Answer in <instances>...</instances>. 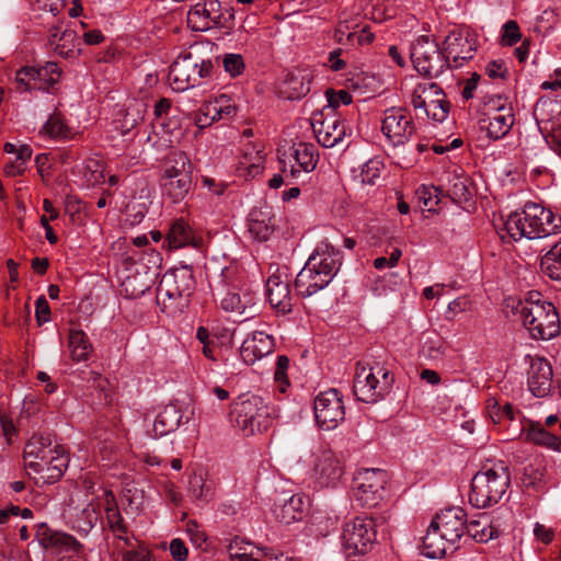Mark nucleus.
<instances>
[{"mask_svg":"<svg viewBox=\"0 0 561 561\" xmlns=\"http://www.w3.org/2000/svg\"><path fill=\"white\" fill-rule=\"evenodd\" d=\"M485 118L480 119V127L488 131L492 139L504 137L514 124L512 108L503 103L501 96L492 98L485 103Z\"/></svg>","mask_w":561,"mask_h":561,"instance_id":"nucleus-16","label":"nucleus"},{"mask_svg":"<svg viewBox=\"0 0 561 561\" xmlns=\"http://www.w3.org/2000/svg\"><path fill=\"white\" fill-rule=\"evenodd\" d=\"M99 517V507L89 503L77 516L75 527L77 530L88 534L96 525Z\"/></svg>","mask_w":561,"mask_h":561,"instance_id":"nucleus-50","label":"nucleus"},{"mask_svg":"<svg viewBox=\"0 0 561 561\" xmlns=\"http://www.w3.org/2000/svg\"><path fill=\"white\" fill-rule=\"evenodd\" d=\"M162 193L172 203H180L192 190V163L188 157L182 152H172L164 165L160 179Z\"/></svg>","mask_w":561,"mask_h":561,"instance_id":"nucleus-6","label":"nucleus"},{"mask_svg":"<svg viewBox=\"0 0 561 561\" xmlns=\"http://www.w3.org/2000/svg\"><path fill=\"white\" fill-rule=\"evenodd\" d=\"M387 473L380 469H360L353 480V495L362 507H376L385 497Z\"/></svg>","mask_w":561,"mask_h":561,"instance_id":"nucleus-11","label":"nucleus"},{"mask_svg":"<svg viewBox=\"0 0 561 561\" xmlns=\"http://www.w3.org/2000/svg\"><path fill=\"white\" fill-rule=\"evenodd\" d=\"M69 348L71 357L76 362L87 360L92 352V345L87 334L80 329H70Z\"/></svg>","mask_w":561,"mask_h":561,"instance_id":"nucleus-42","label":"nucleus"},{"mask_svg":"<svg viewBox=\"0 0 561 561\" xmlns=\"http://www.w3.org/2000/svg\"><path fill=\"white\" fill-rule=\"evenodd\" d=\"M329 284L330 282L327 280L325 273L321 274L316 268H312L308 262H306L295 279L296 290L302 297H310L325 288Z\"/></svg>","mask_w":561,"mask_h":561,"instance_id":"nucleus-31","label":"nucleus"},{"mask_svg":"<svg viewBox=\"0 0 561 561\" xmlns=\"http://www.w3.org/2000/svg\"><path fill=\"white\" fill-rule=\"evenodd\" d=\"M552 385V368L542 357H534L528 370V388L538 398L549 393Z\"/></svg>","mask_w":561,"mask_h":561,"instance_id":"nucleus-27","label":"nucleus"},{"mask_svg":"<svg viewBox=\"0 0 561 561\" xmlns=\"http://www.w3.org/2000/svg\"><path fill=\"white\" fill-rule=\"evenodd\" d=\"M295 160L302 172H310L317 165V156L314 146L311 144L299 142L295 147Z\"/></svg>","mask_w":561,"mask_h":561,"instance_id":"nucleus-48","label":"nucleus"},{"mask_svg":"<svg viewBox=\"0 0 561 561\" xmlns=\"http://www.w3.org/2000/svg\"><path fill=\"white\" fill-rule=\"evenodd\" d=\"M188 494L197 502H208L214 494L213 484L202 473H194L188 480Z\"/></svg>","mask_w":561,"mask_h":561,"instance_id":"nucleus-44","label":"nucleus"},{"mask_svg":"<svg viewBox=\"0 0 561 561\" xmlns=\"http://www.w3.org/2000/svg\"><path fill=\"white\" fill-rule=\"evenodd\" d=\"M194 234L188 224L183 219L174 220L168 230L165 241L170 249H180L193 242Z\"/></svg>","mask_w":561,"mask_h":561,"instance_id":"nucleus-40","label":"nucleus"},{"mask_svg":"<svg viewBox=\"0 0 561 561\" xmlns=\"http://www.w3.org/2000/svg\"><path fill=\"white\" fill-rule=\"evenodd\" d=\"M422 542V553L430 559L443 558L448 551L454 552L457 549L456 545L447 540L432 523Z\"/></svg>","mask_w":561,"mask_h":561,"instance_id":"nucleus-34","label":"nucleus"},{"mask_svg":"<svg viewBox=\"0 0 561 561\" xmlns=\"http://www.w3.org/2000/svg\"><path fill=\"white\" fill-rule=\"evenodd\" d=\"M522 39V33L516 21L510 20L502 26L501 45L513 46Z\"/></svg>","mask_w":561,"mask_h":561,"instance_id":"nucleus-56","label":"nucleus"},{"mask_svg":"<svg viewBox=\"0 0 561 561\" xmlns=\"http://www.w3.org/2000/svg\"><path fill=\"white\" fill-rule=\"evenodd\" d=\"M47 43L53 51L62 58H75L81 53V39L70 23L58 22L49 26Z\"/></svg>","mask_w":561,"mask_h":561,"instance_id":"nucleus-17","label":"nucleus"},{"mask_svg":"<svg viewBox=\"0 0 561 561\" xmlns=\"http://www.w3.org/2000/svg\"><path fill=\"white\" fill-rule=\"evenodd\" d=\"M83 184L87 187H96L105 182L104 167L98 159L87 160L83 168Z\"/></svg>","mask_w":561,"mask_h":561,"instance_id":"nucleus-47","label":"nucleus"},{"mask_svg":"<svg viewBox=\"0 0 561 561\" xmlns=\"http://www.w3.org/2000/svg\"><path fill=\"white\" fill-rule=\"evenodd\" d=\"M24 467L39 474L43 483H55L61 479L69 465L65 446L51 434H35L24 447Z\"/></svg>","mask_w":561,"mask_h":561,"instance_id":"nucleus-1","label":"nucleus"},{"mask_svg":"<svg viewBox=\"0 0 561 561\" xmlns=\"http://www.w3.org/2000/svg\"><path fill=\"white\" fill-rule=\"evenodd\" d=\"M466 513L461 507H450L438 513L432 520V524L438 529L447 540L455 545L466 533L467 519Z\"/></svg>","mask_w":561,"mask_h":561,"instance_id":"nucleus-23","label":"nucleus"},{"mask_svg":"<svg viewBox=\"0 0 561 561\" xmlns=\"http://www.w3.org/2000/svg\"><path fill=\"white\" fill-rule=\"evenodd\" d=\"M388 375L389 371L382 366L358 362L353 381L356 399L365 403H376L382 399L390 386Z\"/></svg>","mask_w":561,"mask_h":561,"instance_id":"nucleus-7","label":"nucleus"},{"mask_svg":"<svg viewBox=\"0 0 561 561\" xmlns=\"http://www.w3.org/2000/svg\"><path fill=\"white\" fill-rule=\"evenodd\" d=\"M466 534L478 542H488L499 536L500 528L486 514H482L478 519L467 522Z\"/></svg>","mask_w":561,"mask_h":561,"instance_id":"nucleus-37","label":"nucleus"},{"mask_svg":"<svg viewBox=\"0 0 561 561\" xmlns=\"http://www.w3.org/2000/svg\"><path fill=\"white\" fill-rule=\"evenodd\" d=\"M213 64L203 60L192 53L180 55L170 66L169 81L173 90L185 91L198 85L203 78L210 75Z\"/></svg>","mask_w":561,"mask_h":561,"instance_id":"nucleus-9","label":"nucleus"},{"mask_svg":"<svg viewBox=\"0 0 561 561\" xmlns=\"http://www.w3.org/2000/svg\"><path fill=\"white\" fill-rule=\"evenodd\" d=\"M273 350V337L264 332L255 331L243 341L240 347V356L245 364L252 365L271 354Z\"/></svg>","mask_w":561,"mask_h":561,"instance_id":"nucleus-29","label":"nucleus"},{"mask_svg":"<svg viewBox=\"0 0 561 561\" xmlns=\"http://www.w3.org/2000/svg\"><path fill=\"white\" fill-rule=\"evenodd\" d=\"M476 51V43L470 37L468 31L462 28H455L449 32L444 41V54L449 64V59L453 60L450 67L459 68L470 59H472Z\"/></svg>","mask_w":561,"mask_h":561,"instance_id":"nucleus-18","label":"nucleus"},{"mask_svg":"<svg viewBox=\"0 0 561 561\" xmlns=\"http://www.w3.org/2000/svg\"><path fill=\"white\" fill-rule=\"evenodd\" d=\"M343 473L342 462L331 449L321 447L314 453L313 476L321 486H335Z\"/></svg>","mask_w":561,"mask_h":561,"instance_id":"nucleus-19","label":"nucleus"},{"mask_svg":"<svg viewBox=\"0 0 561 561\" xmlns=\"http://www.w3.org/2000/svg\"><path fill=\"white\" fill-rule=\"evenodd\" d=\"M289 367V359L287 356L282 355L278 356L276 362V368L274 373V379L279 385V389L282 392H285V387L289 385L287 370Z\"/></svg>","mask_w":561,"mask_h":561,"instance_id":"nucleus-59","label":"nucleus"},{"mask_svg":"<svg viewBox=\"0 0 561 561\" xmlns=\"http://www.w3.org/2000/svg\"><path fill=\"white\" fill-rule=\"evenodd\" d=\"M311 76L306 70H298L287 76L283 92L289 100H298L310 91Z\"/></svg>","mask_w":561,"mask_h":561,"instance_id":"nucleus-39","label":"nucleus"},{"mask_svg":"<svg viewBox=\"0 0 561 561\" xmlns=\"http://www.w3.org/2000/svg\"><path fill=\"white\" fill-rule=\"evenodd\" d=\"M383 169V164L378 159H370L367 161L362 169V181L366 184H374L375 181L380 176Z\"/></svg>","mask_w":561,"mask_h":561,"instance_id":"nucleus-57","label":"nucleus"},{"mask_svg":"<svg viewBox=\"0 0 561 561\" xmlns=\"http://www.w3.org/2000/svg\"><path fill=\"white\" fill-rule=\"evenodd\" d=\"M376 519L368 515L356 516L346 522L342 529V546L345 553L364 556L368 553L376 542Z\"/></svg>","mask_w":561,"mask_h":561,"instance_id":"nucleus-8","label":"nucleus"},{"mask_svg":"<svg viewBox=\"0 0 561 561\" xmlns=\"http://www.w3.org/2000/svg\"><path fill=\"white\" fill-rule=\"evenodd\" d=\"M486 410L493 423L514 419L513 405L510 402L501 404L496 399L490 398L486 401Z\"/></svg>","mask_w":561,"mask_h":561,"instance_id":"nucleus-51","label":"nucleus"},{"mask_svg":"<svg viewBox=\"0 0 561 561\" xmlns=\"http://www.w3.org/2000/svg\"><path fill=\"white\" fill-rule=\"evenodd\" d=\"M33 73L37 79L38 84L43 85L42 90H47L59 80L61 70L56 62L49 61L43 67H33Z\"/></svg>","mask_w":561,"mask_h":561,"instance_id":"nucleus-49","label":"nucleus"},{"mask_svg":"<svg viewBox=\"0 0 561 561\" xmlns=\"http://www.w3.org/2000/svg\"><path fill=\"white\" fill-rule=\"evenodd\" d=\"M231 422L244 436L267 431L276 411L262 397L241 394L231 404Z\"/></svg>","mask_w":561,"mask_h":561,"instance_id":"nucleus-5","label":"nucleus"},{"mask_svg":"<svg viewBox=\"0 0 561 561\" xmlns=\"http://www.w3.org/2000/svg\"><path fill=\"white\" fill-rule=\"evenodd\" d=\"M327 95L329 105L327 106L325 111H328L330 115H335L334 110L341 104L348 105L353 101L352 95L345 90H340L339 92L328 91Z\"/></svg>","mask_w":561,"mask_h":561,"instance_id":"nucleus-58","label":"nucleus"},{"mask_svg":"<svg viewBox=\"0 0 561 561\" xmlns=\"http://www.w3.org/2000/svg\"><path fill=\"white\" fill-rule=\"evenodd\" d=\"M411 103L435 122H444L449 113V102L437 83H420L413 90Z\"/></svg>","mask_w":561,"mask_h":561,"instance_id":"nucleus-12","label":"nucleus"},{"mask_svg":"<svg viewBox=\"0 0 561 561\" xmlns=\"http://www.w3.org/2000/svg\"><path fill=\"white\" fill-rule=\"evenodd\" d=\"M105 518L108 528L115 534V536L123 540L125 543H129V539L126 538L127 526L119 510H106Z\"/></svg>","mask_w":561,"mask_h":561,"instance_id":"nucleus-53","label":"nucleus"},{"mask_svg":"<svg viewBox=\"0 0 561 561\" xmlns=\"http://www.w3.org/2000/svg\"><path fill=\"white\" fill-rule=\"evenodd\" d=\"M307 262L321 274L325 273L331 283L342 265V254L334 247L321 243Z\"/></svg>","mask_w":561,"mask_h":561,"instance_id":"nucleus-26","label":"nucleus"},{"mask_svg":"<svg viewBox=\"0 0 561 561\" xmlns=\"http://www.w3.org/2000/svg\"><path fill=\"white\" fill-rule=\"evenodd\" d=\"M275 222L271 208H254L248 219V231L254 240L266 241L274 232Z\"/></svg>","mask_w":561,"mask_h":561,"instance_id":"nucleus-33","label":"nucleus"},{"mask_svg":"<svg viewBox=\"0 0 561 561\" xmlns=\"http://www.w3.org/2000/svg\"><path fill=\"white\" fill-rule=\"evenodd\" d=\"M410 58L415 70L424 77H438L446 68L450 67L439 45L424 35L412 43Z\"/></svg>","mask_w":561,"mask_h":561,"instance_id":"nucleus-10","label":"nucleus"},{"mask_svg":"<svg viewBox=\"0 0 561 561\" xmlns=\"http://www.w3.org/2000/svg\"><path fill=\"white\" fill-rule=\"evenodd\" d=\"M266 295L271 307L276 312L286 314L291 311L293 296L287 274L278 272L271 275L266 280Z\"/></svg>","mask_w":561,"mask_h":561,"instance_id":"nucleus-22","label":"nucleus"},{"mask_svg":"<svg viewBox=\"0 0 561 561\" xmlns=\"http://www.w3.org/2000/svg\"><path fill=\"white\" fill-rule=\"evenodd\" d=\"M513 309L519 313L524 327L534 339L551 340L560 333L559 313L539 291L528 293L527 298L518 300Z\"/></svg>","mask_w":561,"mask_h":561,"instance_id":"nucleus-3","label":"nucleus"},{"mask_svg":"<svg viewBox=\"0 0 561 561\" xmlns=\"http://www.w3.org/2000/svg\"><path fill=\"white\" fill-rule=\"evenodd\" d=\"M236 112L231 99L221 94L215 100L205 102L195 116V124L198 128L203 129L210 126L214 122L230 118Z\"/></svg>","mask_w":561,"mask_h":561,"instance_id":"nucleus-25","label":"nucleus"},{"mask_svg":"<svg viewBox=\"0 0 561 561\" xmlns=\"http://www.w3.org/2000/svg\"><path fill=\"white\" fill-rule=\"evenodd\" d=\"M322 116L323 114L319 117H312L313 131L321 146L333 148L342 142L346 135L345 123L336 115H330V113H327L325 117Z\"/></svg>","mask_w":561,"mask_h":561,"instance_id":"nucleus-21","label":"nucleus"},{"mask_svg":"<svg viewBox=\"0 0 561 561\" xmlns=\"http://www.w3.org/2000/svg\"><path fill=\"white\" fill-rule=\"evenodd\" d=\"M35 309L36 320L39 325L49 321L50 308L44 296L36 299Z\"/></svg>","mask_w":561,"mask_h":561,"instance_id":"nucleus-63","label":"nucleus"},{"mask_svg":"<svg viewBox=\"0 0 561 561\" xmlns=\"http://www.w3.org/2000/svg\"><path fill=\"white\" fill-rule=\"evenodd\" d=\"M447 195L455 203L467 202L470 198L468 178L457 171L447 174Z\"/></svg>","mask_w":561,"mask_h":561,"instance_id":"nucleus-43","label":"nucleus"},{"mask_svg":"<svg viewBox=\"0 0 561 561\" xmlns=\"http://www.w3.org/2000/svg\"><path fill=\"white\" fill-rule=\"evenodd\" d=\"M158 286L167 293L173 291L191 298L195 288L193 271L187 266L170 270L162 275Z\"/></svg>","mask_w":561,"mask_h":561,"instance_id":"nucleus-28","label":"nucleus"},{"mask_svg":"<svg viewBox=\"0 0 561 561\" xmlns=\"http://www.w3.org/2000/svg\"><path fill=\"white\" fill-rule=\"evenodd\" d=\"M222 65L231 77H237L244 70L243 58L239 54H228L224 57Z\"/></svg>","mask_w":561,"mask_h":561,"instance_id":"nucleus-60","label":"nucleus"},{"mask_svg":"<svg viewBox=\"0 0 561 561\" xmlns=\"http://www.w3.org/2000/svg\"><path fill=\"white\" fill-rule=\"evenodd\" d=\"M181 420L182 413L178 407L173 404L165 405L153 422V436L162 437L174 432L179 427Z\"/></svg>","mask_w":561,"mask_h":561,"instance_id":"nucleus-36","label":"nucleus"},{"mask_svg":"<svg viewBox=\"0 0 561 561\" xmlns=\"http://www.w3.org/2000/svg\"><path fill=\"white\" fill-rule=\"evenodd\" d=\"M36 538L44 549H51L58 553H80L83 549V546L73 536L54 530L46 524L38 525L36 529Z\"/></svg>","mask_w":561,"mask_h":561,"instance_id":"nucleus-24","label":"nucleus"},{"mask_svg":"<svg viewBox=\"0 0 561 561\" xmlns=\"http://www.w3.org/2000/svg\"><path fill=\"white\" fill-rule=\"evenodd\" d=\"M16 89L20 92L32 91L35 89L42 90V84H38L33 67H24L16 71L15 75Z\"/></svg>","mask_w":561,"mask_h":561,"instance_id":"nucleus-54","label":"nucleus"},{"mask_svg":"<svg viewBox=\"0 0 561 561\" xmlns=\"http://www.w3.org/2000/svg\"><path fill=\"white\" fill-rule=\"evenodd\" d=\"M561 216L536 203H527L520 211L511 214L499 230L503 240L541 239L559 233Z\"/></svg>","mask_w":561,"mask_h":561,"instance_id":"nucleus-2","label":"nucleus"},{"mask_svg":"<svg viewBox=\"0 0 561 561\" xmlns=\"http://www.w3.org/2000/svg\"><path fill=\"white\" fill-rule=\"evenodd\" d=\"M228 552L231 561H257L261 552L239 538L231 540Z\"/></svg>","mask_w":561,"mask_h":561,"instance_id":"nucleus-45","label":"nucleus"},{"mask_svg":"<svg viewBox=\"0 0 561 561\" xmlns=\"http://www.w3.org/2000/svg\"><path fill=\"white\" fill-rule=\"evenodd\" d=\"M170 553L175 561H185L188 556V549L183 540L175 538L170 542Z\"/></svg>","mask_w":561,"mask_h":561,"instance_id":"nucleus-64","label":"nucleus"},{"mask_svg":"<svg viewBox=\"0 0 561 561\" xmlns=\"http://www.w3.org/2000/svg\"><path fill=\"white\" fill-rule=\"evenodd\" d=\"M440 195H443V188L437 186L422 185L416 190L419 201L428 211L433 210L434 207L438 205Z\"/></svg>","mask_w":561,"mask_h":561,"instance_id":"nucleus-55","label":"nucleus"},{"mask_svg":"<svg viewBox=\"0 0 561 561\" xmlns=\"http://www.w3.org/2000/svg\"><path fill=\"white\" fill-rule=\"evenodd\" d=\"M221 308L226 311H232V312H239L244 313L247 305L244 301H242L239 294L236 293H228L222 299H221Z\"/></svg>","mask_w":561,"mask_h":561,"instance_id":"nucleus-61","label":"nucleus"},{"mask_svg":"<svg viewBox=\"0 0 561 561\" xmlns=\"http://www.w3.org/2000/svg\"><path fill=\"white\" fill-rule=\"evenodd\" d=\"M147 255L148 262L157 264L160 260V254L154 251L150 250V252L144 251V253H134L128 260L133 261L135 268L133 267L128 268L129 273L124 277L122 280L121 287L122 293L131 299L138 298L142 296L147 290L150 289L153 277L149 272V267L145 264H139L138 261L142 260L144 255Z\"/></svg>","mask_w":561,"mask_h":561,"instance_id":"nucleus-13","label":"nucleus"},{"mask_svg":"<svg viewBox=\"0 0 561 561\" xmlns=\"http://www.w3.org/2000/svg\"><path fill=\"white\" fill-rule=\"evenodd\" d=\"M541 272L553 280H561V240L541 256Z\"/></svg>","mask_w":561,"mask_h":561,"instance_id":"nucleus-41","label":"nucleus"},{"mask_svg":"<svg viewBox=\"0 0 561 561\" xmlns=\"http://www.w3.org/2000/svg\"><path fill=\"white\" fill-rule=\"evenodd\" d=\"M520 435L526 442L554 450H559L561 446L560 437L548 431L541 422L526 420L523 422Z\"/></svg>","mask_w":561,"mask_h":561,"instance_id":"nucleus-32","label":"nucleus"},{"mask_svg":"<svg viewBox=\"0 0 561 561\" xmlns=\"http://www.w3.org/2000/svg\"><path fill=\"white\" fill-rule=\"evenodd\" d=\"M43 131L49 137L56 139H68L71 134L69 127L65 124L59 114H53L49 116L43 126Z\"/></svg>","mask_w":561,"mask_h":561,"instance_id":"nucleus-52","label":"nucleus"},{"mask_svg":"<svg viewBox=\"0 0 561 561\" xmlns=\"http://www.w3.org/2000/svg\"><path fill=\"white\" fill-rule=\"evenodd\" d=\"M314 419L324 431L334 430L345 419L342 394L336 389L320 392L313 401Z\"/></svg>","mask_w":561,"mask_h":561,"instance_id":"nucleus-14","label":"nucleus"},{"mask_svg":"<svg viewBox=\"0 0 561 561\" xmlns=\"http://www.w3.org/2000/svg\"><path fill=\"white\" fill-rule=\"evenodd\" d=\"M186 531L191 538V541L196 547H202V545L206 541V535L204 530L201 529V527L195 520L187 522Z\"/></svg>","mask_w":561,"mask_h":561,"instance_id":"nucleus-62","label":"nucleus"},{"mask_svg":"<svg viewBox=\"0 0 561 561\" xmlns=\"http://www.w3.org/2000/svg\"><path fill=\"white\" fill-rule=\"evenodd\" d=\"M156 299L161 311L171 317L181 314L191 301V298L186 297V295L182 296L173 291L167 293L161 290L160 286L157 287Z\"/></svg>","mask_w":561,"mask_h":561,"instance_id":"nucleus-38","label":"nucleus"},{"mask_svg":"<svg viewBox=\"0 0 561 561\" xmlns=\"http://www.w3.org/2000/svg\"><path fill=\"white\" fill-rule=\"evenodd\" d=\"M33 150L28 145L18 147L15 160L4 165V173L10 178L22 175L26 170V163L32 158Z\"/></svg>","mask_w":561,"mask_h":561,"instance_id":"nucleus-46","label":"nucleus"},{"mask_svg":"<svg viewBox=\"0 0 561 561\" xmlns=\"http://www.w3.org/2000/svg\"><path fill=\"white\" fill-rule=\"evenodd\" d=\"M221 4L218 0H204L196 3L187 13V25L196 32H205L222 26Z\"/></svg>","mask_w":561,"mask_h":561,"instance_id":"nucleus-20","label":"nucleus"},{"mask_svg":"<svg viewBox=\"0 0 561 561\" xmlns=\"http://www.w3.org/2000/svg\"><path fill=\"white\" fill-rule=\"evenodd\" d=\"M309 507L308 499L304 495L295 494L282 503L275 504L273 514L275 518L285 525L301 520Z\"/></svg>","mask_w":561,"mask_h":561,"instance_id":"nucleus-30","label":"nucleus"},{"mask_svg":"<svg viewBox=\"0 0 561 561\" xmlns=\"http://www.w3.org/2000/svg\"><path fill=\"white\" fill-rule=\"evenodd\" d=\"M264 160L265 154L260 146L249 144L239 160L237 171L244 178H255L262 173Z\"/></svg>","mask_w":561,"mask_h":561,"instance_id":"nucleus-35","label":"nucleus"},{"mask_svg":"<svg viewBox=\"0 0 561 561\" xmlns=\"http://www.w3.org/2000/svg\"><path fill=\"white\" fill-rule=\"evenodd\" d=\"M511 483L508 467L503 461L484 465L472 478L469 502L478 508L497 504Z\"/></svg>","mask_w":561,"mask_h":561,"instance_id":"nucleus-4","label":"nucleus"},{"mask_svg":"<svg viewBox=\"0 0 561 561\" xmlns=\"http://www.w3.org/2000/svg\"><path fill=\"white\" fill-rule=\"evenodd\" d=\"M381 131L393 146H401L415 134L416 127L408 108L393 106L383 112Z\"/></svg>","mask_w":561,"mask_h":561,"instance_id":"nucleus-15","label":"nucleus"}]
</instances>
